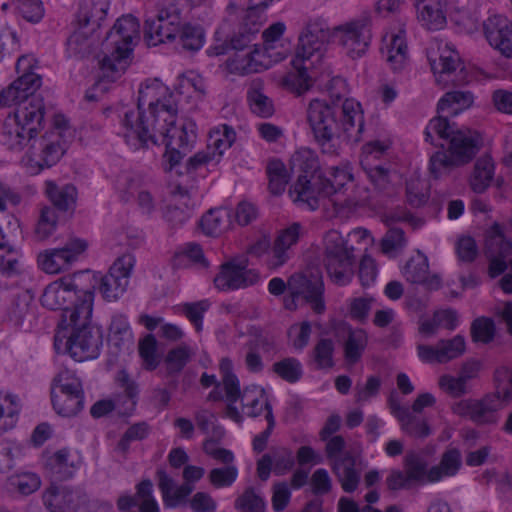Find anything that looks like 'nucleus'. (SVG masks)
Masks as SVG:
<instances>
[{
	"label": "nucleus",
	"instance_id": "nucleus-46",
	"mask_svg": "<svg viewBox=\"0 0 512 512\" xmlns=\"http://www.w3.org/2000/svg\"><path fill=\"white\" fill-rule=\"evenodd\" d=\"M474 101V96L469 91L455 90L444 94L437 105V112H443L447 108H452L451 114H457L459 111L469 108Z\"/></svg>",
	"mask_w": 512,
	"mask_h": 512
},
{
	"label": "nucleus",
	"instance_id": "nucleus-3",
	"mask_svg": "<svg viewBox=\"0 0 512 512\" xmlns=\"http://www.w3.org/2000/svg\"><path fill=\"white\" fill-rule=\"evenodd\" d=\"M307 122L322 153L332 156L339 154L343 141L357 139L364 128L360 103L349 98L343 103L311 100Z\"/></svg>",
	"mask_w": 512,
	"mask_h": 512
},
{
	"label": "nucleus",
	"instance_id": "nucleus-49",
	"mask_svg": "<svg viewBox=\"0 0 512 512\" xmlns=\"http://www.w3.org/2000/svg\"><path fill=\"white\" fill-rule=\"evenodd\" d=\"M387 63L395 72L401 71L408 60L407 44L401 34L393 35L387 46Z\"/></svg>",
	"mask_w": 512,
	"mask_h": 512
},
{
	"label": "nucleus",
	"instance_id": "nucleus-34",
	"mask_svg": "<svg viewBox=\"0 0 512 512\" xmlns=\"http://www.w3.org/2000/svg\"><path fill=\"white\" fill-rule=\"evenodd\" d=\"M419 21L428 30H440L446 24V16L439 0H420L417 5Z\"/></svg>",
	"mask_w": 512,
	"mask_h": 512
},
{
	"label": "nucleus",
	"instance_id": "nucleus-50",
	"mask_svg": "<svg viewBox=\"0 0 512 512\" xmlns=\"http://www.w3.org/2000/svg\"><path fill=\"white\" fill-rule=\"evenodd\" d=\"M222 374V382L226 393L227 400L235 403L241 396L239 380L232 372V361L229 358H222L219 364Z\"/></svg>",
	"mask_w": 512,
	"mask_h": 512
},
{
	"label": "nucleus",
	"instance_id": "nucleus-7",
	"mask_svg": "<svg viewBox=\"0 0 512 512\" xmlns=\"http://www.w3.org/2000/svg\"><path fill=\"white\" fill-rule=\"evenodd\" d=\"M424 135L426 142L435 146L444 147V144L436 143V137L448 141V152L463 165L469 163L482 146V137L477 131L456 129L446 116L441 115L429 121Z\"/></svg>",
	"mask_w": 512,
	"mask_h": 512
},
{
	"label": "nucleus",
	"instance_id": "nucleus-21",
	"mask_svg": "<svg viewBox=\"0 0 512 512\" xmlns=\"http://www.w3.org/2000/svg\"><path fill=\"white\" fill-rule=\"evenodd\" d=\"M43 502L50 512H76L88 503L86 492L80 488L52 484L43 494Z\"/></svg>",
	"mask_w": 512,
	"mask_h": 512
},
{
	"label": "nucleus",
	"instance_id": "nucleus-52",
	"mask_svg": "<svg viewBox=\"0 0 512 512\" xmlns=\"http://www.w3.org/2000/svg\"><path fill=\"white\" fill-rule=\"evenodd\" d=\"M461 165L452 154H448L445 151H437L430 158L429 171L433 178L439 179Z\"/></svg>",
	"mask_w": 512,
	"mask_h": 512
},
{
	"label": "nucleus",
	"instance_id": "nucleus-28",
	"mask_svg": "<svg viewBox=\"0 0 512 512\" xmlns=\"http://www.w3.org/2000/svg\"><path fill=\"white\" fill-rule=\"evenodd\" d=\"M484 33L491 46L502 55L512 58V24L501 15L489 17L484 22Z\"/></svg>",
	"mask_w": 512,
	"mask_h": 512
},
{
	"label": "nucleus",
	"instance_id": "nucleus-44",
	"mask_svg": "<svg viewBox=\"0 0 512 512\" xmlns=\"http://www.w3.org/2000/svg\"><path fill=\"white\" fill-rule=\"evenodd\" d=\"M404 471L413 484H424L428 481V462L418 453L409 452L404 461Z\"/></svg>",
	"mask_w": 512,
	"mask_h": 512
},
{
	"label": "nucleus",
	"instance_id": "nucleus-8",
	"mask_svg": "<svg viewBox=\"0 0 512 512\" xmlns=\"http://www.w3.org/2000/svg\"><path fill=\"white\" fill-rule=\"evenodd\" d=\"M324 266L328 277L338 286L349 284L355 262L353 248H348L341 234L329 231L325 237Z\"/></svg>",
	"mask_w": 512,
	"mask_h": 512
},
{
	"label": "nucleus",
	"instance_id": "nucleus-20",
	"mask_svg": "<svg viewBox=\"0 0 512 512\" xmlns=\"http://www.w3.org/2000/svg\"><path fill=\"white\" fill-rule=\"evenodd\" d=\"M288 290L291 296L302 297L315 313H324V283L320 275L294 274L288 279Z\"/></svg>",
	"mask_w": 512,
	"mask_h": 512
},
{
	"label": "nucleus",
	"instance_id": "nucleus-45",
	"mask_svg": "<svg viewBox=\"0 0 512 512\" xmlns=\"http://www.w3.org/2000/svg\"><path fill=\"white\" fill-rule=\"evenodd\" d=\"M230 222V212L225 208L210 209L200 220V226L207 235H216Z\"/></svg>",
	"mask_w": 512,
	"mask_h": 512
},
{
	"label": "nucleus",
	"instance_id": "nucleus-32",
	"mask_svg": "<svg viewBox=\"0 0 512 512\" xmlns=\"http://www.w3.org/2000/svg\"><path fill=\"white\" fill-rule=\"evenodd\" d=\"M264 53L256 48H250L246 53H236L228 59L227 66L230 72L241 75L258 73L268 68L263 63Z\"/></svg>",
	"mask_w": 512,
	"mask_h": 512
},
{
	"label": "nucleus",
	"instance_id": "nucleus-48",
	"mask_svg": "<svg viewBox=\"0 0 512 512\" xmlns=\"http://www.w3.org/2000/svg\"><path fill=\"white\" fill-rule=\"evenodd\" d=\"M368 337L363 329L350 330L344 343V355L348 362H358L367 346Z\"/></svg>",
	"mask_w": 512,
	"mask_h": 512
},
{
	"label": "nucleus",
	"instance_id": "nucleus-54",
	"mask_svg": "<svg viewBox=\"0 0 512 512\" xmlns=\"http://www.w3.org/2000/svg\"><path fill=\"white\" fill-rule=\"evenodd\" d=\"M63 220L55 209L44 206L40 211V216L34 229L38 240H45L51 236L57 226V223Z\"/></svg>",
	"mask_w": 512,
	"mask_h": 512
},
{
	"label": "nucleus",
	"instance_id": "nucleus-57",
	"mask_svg": "<svg viewBox=\"0 0 512 512\" xmlns=\"http://www.w3.org/2000/svg\"><path fill=\"white\" fill-rule=\"evenodd\" d=\"M401 429L409 436L414 438H426L431 434V429L427 421L413 412L409 411L406 417L400 421Z\"/></svg>",
	"mask_w": 512,
	"mask_h": 512
},
{
	"label": "nucleus",
	"instance_id": "nucleus-53",
	"mask_svg": "<svg viewBox=\"0 0 512 512\" xmlns=\"http://www.w3.org/2000/svg\"><path fill=\"white\" fill-rule=\"evenodd\" d=\"M32 302L33 295L28 290L15 295L11 305L9 319L17 326L23 325L31 314L30 306Z\"/></svg>",
	"mask_w": 512,
	"mask_h": 512
},
{
	"label": "nucleus",
	"instance_id": "nucleus-38",
	"mask_svg": "<svg viewBox=\"0 0 512 512\" xmlns=\"http://www.w3.org/2000/svg\"><path fill=\"white\" fill-rule=\"evenodd\" d=\"M255 9L256 7H248L243 19V31H240L239 35L231 39V46L234 50L242 52L247 48H251L250 44L253 37L259 31L262 24V16L256 15Z\"/></svg>",
	"mask_w": 512,
	"mask_h": 512
},
{
	"label": "nucleus",
	"instance_id": "nucleus-10",
	"mask_svg": "<svg viewBox=\"0 0 512 512\" xmlns=\"http://www.w3.org/2000/svg\"><path fill=\"white\" fill-rule=\"evenodd\" d=\"M44 122V119L42 120ZM14 124V121L5 122L4 124V144L8 146L11 150H22L28 144L30 145V150L28 154L27 164L31 167L32 173H39L44 168H50L55 165L61 157L65 153V147L63 143L59 141L61 136L60 132L57 134V138L54 140H49L45 135L37 138V134L43 129V123H41V128L23 144L21 147L14 148L8 144V138L6 135V125Z\"/></svg>",
	"mask_w": 512,
	"mask_h": 512
},
{
	"label": "nucleus",
	"instance_id": "nucleus-37",
	"mask_svg": "<svg viewBox=\"0 0 512 512\" xmlns=\"http://www.w3.org/2000/svg\"><path fill=\"white\" fill-rule=\"evenodd\" d=\"M69 453V449L63 448L46 458L45 470L54 481H65L73 476L76 467L69 462Z\"/></svg>",
	"mask_w": 512,
	"mask_h": 512
},
{
	"label": "nucleus",
	"instance_id": "nucleus-40",
	"mask_svg": "<svg viewBox=\"0 0 512 512\" xmlns=\"http://www.w3.org/2000/svg\"><path fill=\"white\" fill-rule=\"evenodd\" d=\"M291 170L298 176L323 175L317 154L309 148L297 150L290 160Z\"/></svg>",
	"mask_w": 512,
	"mask_h": 512
},
{
	"label": "nucleus",
	"instance_id": "nucleus-12",
	"mask_svg": "<svg viewBox=\"0 0 512 512\" xmlns=\"http://www.w3.org/2000/svg\"><path fill=\"white\" fill-rule=\"evenodd\" d=\"M181 11L172 2L159 4L155 17H147L144 25V36L149 46L173 42L182 26Z\"/></svg>",
	"mask_w": 512,
	"mask_h": 512
},
{
	"label": "nucleus",
	"instance_id": "nucleus-42",
	"mask_svg": "<svg viewBox=\"0 0 512 512\" xmlns=\"http://www.w3.org/2000/svg\"><path fill=\"white\" fill-rule=\"evenodd\" d=\"M485 254L500 257H508L512 254V242L505 238L498 223H494L486 232Z\"/></svg>",
	"mask_w": 512,
	"mask_h": 512
},
{
	"label": "nucleus",
	"instance_id": "nucleus-9",
	"mask_svg": "<svg viewBox=\"0 0 512 512\" xmlns=\"http://www.w3.org/2000/svg\"><path fill=\"white\" fill-rule=\"evenodd\" d=\"M70 56L79 60L96 58V19L94 4H80L76 15V29L67 40Z\"/></svg>",
	"mask_w": 512,
	"mask_h": 512
},
{
	"label": "nucleus",
	"instance_id": "nucleus-13",
	"mask_svg": "<svg viewBox=\"0 0 512 512\" xmlns=\"http://www.w3.org/2000/svg\"><path fill=\"white\" fill-rule=\"evenodd\" d=\"M427 57L433 73L439 74L437 82H451L455 86L466 82V73L459 55L447 43L437 41L436 48H428Z\"/></svg>",
	"mask_w": 512,
	"mask_h": 512
},
{
	"label": "nucleus",
	"instance_id": "nucleus-11",
	"mask_svg": "<svg viewBox=\"0 0 512 512\" xmlns=\"http://www.w3.org/2000/svg\"><path fill=\"white\" fill-rule=\"evenodd\" d=\"M51 401L57 414L75 416L83 408L84 396L80 380L69 370L60 371L52 381Z\"/></svg>",
	"mask_w": 512,
	"mask_h": 512
},
{
	"label": "nucleus",
	"instance_id": "nucleus-43",
	"mask_svg": "<svg viewBox=\"0 0 512 512\" xmlns=\"http://www.w3.org/2000/svg\"><path fill=\"white\" fill-rule=\"evenodd\" d=\"M178 44L183 50L196 52L200 50L205 41V33L201 26L183 23L177 33Z\"/></svg>",
	"mask_w": 512,
	"mask_h": 512
},
{
	"label": "nucleus",
	"instance_id": "nucleus-36",
	"mask_svg": "<svg viewBox=\"0 0 512 512\" xmlns=\"http://www.w3.org/2000/svg\"><path fill=\"white\" fill-rule=\"evenodd\" d=\"M462 466L461 452L457 448L447 449L441 456L440 463L429 469L428 481L437 482L443 477H451L458 473Z\"/></svg>",
	"mask_w": 512,
	"mask_h": 512
},
{
	"label": "nucleus",
	"instance_id": "nucleus-26",
	"mask_svg": "<svg viewBox=\"0 0 512 512\" xmlns=\"http://www.w3.org/2000/svg\"><path fill=\"white\" fill-rule=\"evenodd\" d=\"M259 280V274L252 269H247L245 264L236 265L232 262L221 266V271L214 278V284L219 290H236L255 284Z\"/></svg>",
	"mask_w": 512,
	"mask_h": 512
},
{
	"label": "nucleus",
	"instance_id": "nucleus-55",
	"mask_svg": "<svg viewBox=\"0 0 512 512\" xmlns=\"http://www.w3.org/2000/svg\"><path fill=\"white\" fill-rule=\"evenodd\" d=\"M115 382L120 388L124 390L126 397L130 400L129 406L120 413L123 416H129L134 412L137 404V398L139 394L138 385L130 377L125 369H121L117 372L115 376Z\"/></svg>",
	"mask_w": 512,
	"mask_h": 512
},
{
	"label": "nucleus",
	"instance_id": "nucleus-58",
	"mask_svg": "<svg viewBox=\"0 0 512 512\" xmlns=\"http://www.w3.org/2000/svg\"><path fill=\"white\" fill-rule=\"evenodd\" d=\"M502 400L503 408L512 400V371L501 368L495 373V391L489 393Z\"/></svg>",
	"mask_w": 512,
	"mask_h": 512
},
{
	"label": "nucleus",
	"instance_id": "nucleus-62",
	"mask_svg": "<svg viewBox=\"0 0 512 512\" xmlns=\"http://www.w3.org/2000/svg\"><path fill=\"white\" fill-rule=\"evenodd\" d=\"M439 356L442 363L460 357L465 352V339L461 335H456L452 339L440 340L438 342Z\"/></svg>",
	"mask_w": 512,
	"mask_h": 512
},
{
	"label": "nucleus",
	"instance_id": "nucleus-63",
	"mask_svg": "<svg viewBox=\"0 0 512 512\" xmlns=\"http://www.w3.org/2000/svg\"><path fill=\"white\" fill-rule=\"evenodd\" d=\"M353 180L352 174L345 168L331 167L328 175L323 173V181L325 186H331L329 197L340 192L344 186Z\"/></svg>",
	"mask_w": 512,
	"mask_h": 512
},
{
	"label": "nucleus",
	"instance_id": "nucleus-24",
	"mask_svg": "<svg viewBox=\"0 0 512 512\" xmlns=\"http://www.w3.org/2000/svg\"><path fill=\"white\" fill-rule=\"evenodd\" d=\"M301 230V224L295 222L278 232L271 251L266 258L268 269L276 270L287 263L291 258L292 247L299 241Z\"/></svg>",
	"mask_w": 512,
	"mask_h": 512
},
{
	"label": "nucleus",
	"instance_id": "nucleus-25",
	"mask_svg": "<svg viewBox=\"0 0 512 512\" xmlns=\"http://www.w3.org/2000/svg\"><path fill=\"white\" fill-rule=\"evenodd\" d=\"M330 467L345 492L352 493L357 489L362 472L359 455L344 451L342 456L330 462Z\"/></svg>",
	"mask_w": 512,
	"mask_h": 512
},
{
	"label": "nucleus",
	"instance_id": "nucleus-22",
	"mask_svg": "<svg viewBox=\"0 0 512 512\" xmlns=\"http://www.w3.org/2000/svg\"><path fill=\"white\" fill-rule=\"evenodd\" d=\"M330 191L331 186L324 185L323 175H310L297 176L296 182L289 189V194L294 202L316 210L320 206V201L329 197Z\"/></svg>",
	"mask_w": 512,
	"mask_h": 512
},
{
	"label": "nucleus",
	"instance_id": "nucleus-2",
	"mask_svg": "<svg viewBox=\"0 0 512 512\" xmlns=\"http://www.w3.org/2000/svg\"><path fill=\"white\" fill-rule=\"evenodd\" d=\"M37 61L29 55L19 57L16 71L20 76L0 92V107L17 105L14 112V124L6 125L8 144L21 147L40 128L46 113L44 99L35 92L40 88L42 79L33 69Z\"/></svg>",
	"mask_w": 512,
	"mask_h": 512
},
{
	"label": "nucleus",
	"instance_id": "nucleus-39",
	"mask_svg": "<svg viewBox=\"0 0 512 512\" xmlns=\"http://www.w3.org/2000/svg\"><path fill=\"white\" fill-rule=\"evenodd\" d=\"M494 176V163L488 155L480 157L474 164L469 185L475 193H483L490 186Z\"/></svg>",
	"mask_w": 512,
	"mask_h": 512
},
{
	"label": "nucleus",
	"instance_id": "nucleus-14",
	"mask_svg": "<svg viewBox=\"0 0 512 512\" xmlns=\"http://www.w3.org/2000/svg\"><path fill=\"white\" fill-rule=\"evenodd\" d=\"M502 409V400L489 393L480 399H462L451 406L455 415L468 418L477 426L497 424Z\"/></svg>",
	"mask_w": 512,
	"mask_h": 512
},
{
	"label": "nucleus",
	"instance_id": "nucleus-56",
	"mask_svg": "<svg viewBox=\"0 0 512 512\" xmlns=\"http://www.w3.org/2000/svg\"><path fill=\"white\" fill-rule=\"evenodd\" d=\"M335 345L333 340L328 338L320 339L312 351V357L317 369H330L335 363L333 361Z\"/></svg>",
	"mask_w": 512,
	"mask_h": 512
},
{
	"label": "nucleus",
	"instance_id": "nucleus-29",
	"mask_svg": "<svg viewBox=\"0 0 512 512\" xmlns=\"http://www.w3.org/2000/svg\"><path fill=\"white\" fill-rule=\"evenodd\" d=\"M385 149L386 147L378 141L369 143L366 146V155L361 160V165L367 178L379 192H388L390 189L391 181L389 170L382 165L372 166L370 161L378 158Z\"/></svg>",
	"mask_w": 512,
	"mask_h": 512
},
{
	"label": "nucleus",
	"instance_id": "nucleus-17",
	"mask_svg": "<svg viewBox=\"0 0 512 512\" xmlns=\"http://www.w3.org/2000/svg\"><path fill=\"white\" fill-rule=\"evenodd\" d=\"M89 275V272H79L75 274L74 279L69 282L61 280L60 284L53 283L48 285L40 299L42 306L49 310H62V315L65 310H71L66 305L72 291H74L77 295L75 306L82 301L84 298V293L90 291L94 295V291L96 289L95 284H92L87 289L82 287V279Z\"/></svg>",
	"mask_w": 512,
	"mask_h": 512
},
{
	"label": "nucleus",
	"instance_id": "nucleus-5",
	"mask_svg": "<svg viewBox=\"0 0 512 512\" xmlns=\"http://www.w3.org/2000/svg\"><path fill=\"white\" fill-rule=\"evenodd\" d=\"M330 36L326 23L322 20L309 22L299 36L292 69L284 76L283 85L293 93L301 95L313 85V75L309 73L322 61L325 43Z\"/></svg>",
	"mask_w": 512,
	"mask_h": 512
},
{
	"label": "nucleus",
	"instance_id": "nucleus-60",
	"mask_svg": "<svg viewBox=\"0 0 512 512\" xmlns=\"http://www.w3.org/2000/svg\"><path fill=\"white\" fill-rule=\"evenodd\" d=\"M191 355L192 351L186 344L171 349L165 358L168 373H179L189 362Z\"/></svg>",
	"mask_w": 512,
	"mask_h": 512
},
{
	"label": "nucleus",
	"instance_id": "nucleus-64",
	"mask_svg": "<svg viewBox=\"0 0 512 512\" xmlns=\"http://www.w3.org/2000/svg\"><path fill=\"white\" fill-rule=\"evenodd\" d=\"M471 337L474 342L489 343L495 335V325L492 319L479 317L471 324Z\"/></svg>",
	"mask_w": 512,
	"mask_h": 512
},
{
	"label": "nucleus",
	"instance_id": "nucleus-59",
	"mask_svg": "<svg viewBox=\"0 0 512 512\" xmlns=\"http://www.w3.org/2000/svg\"><path fill=\"white\" fill-rule=\"evenodd\" d=\"M234 506L241 512H265L266 510L264 499L256 494L252 487L245 489L235 500Z\"/></svg>",
	"mask_w": 512,
	"mask_h": 512
},
{
	"label": "nucleus",
	"instance_id": "nucleus-15",
	"mask_svg": "<svg viewBox=\"0 0 512 512\" xmlns=\"http://www.w3.org/2000/svg\"><path fill=\"white\" fill-rule=\"evenodd\" d=\"M235 136V131L227 125L210 132L206 148L188 159L185 166L186 172H194L208 164H218L224 152L234 143Z\"/></svg>",
	"mask_w": 512,
	"mask_h": 512
},
{
	"label": "nucleus",
	"instance_id": "nucleus-23",
	"mask_svg": "<svg viewBox=\"0 0 512 512\" xmlns=\"http://www.w3.org/2000/svg\"><path fill=\"white\" fill-rule=\"evenodd\" d=\"M44 194L51 203L49 208L63 218L64 221L74 216L77 207L78 191L73 184H59L53 180L44 183Z\"/></svg>",
	"mask_w": 512,
	"mask_h": 512
},
{
	"label": "nucleus",
	"instance_id": "nucleus-4",
	"mask_svg": "<svg viewBox=\"0 0 512 512\" xmlns=\"http://www.w3.org/2000/svg\"><path fill=\"white\" fill-rule=\"evenodd\" d=\"M94 327L93 294L89 291L74 310H65L61 315L54 336L56 352L68 353L79 362L93 359L96 352Z\"/></svg>",
	"mask_w": 512,
	"mask_h": 512
},
{
	"label": "nucleus",
	"instance_id": "nucleus-30",
	"mask_svg": "<svg viewBox=\"0 0 512 512\" xmlns=\"http://www.w3.org/2000/svg\"><path fill=\"white\" fill-rule=\"evenodd\" d=\"M156 479L163 503L167 508H175L180 505L194 489L192 484L186 482L175 487L174 479L164 469H157Z\"/></svg>",
	"mask_w": 512,
	"mask_h": 512
},
{
	"label": "nucleus",
	"instance_id": "nucleus-47",
	"mask_svg": "<svg viewBox=\"0 0 512 512\" xmlns=\"http://www.w3.org/2000/svg\"><path fill=\"white\" fill-rule=\"evenodd\" d=\"M269 179V190L274 195H281L288 184V171L281 160L273 159L268 162L266 168Z\"/></svg>",
	"mask_w": 512,
	"mask_h": 512
},
{
	"label": "nucleus",
	"instance_id": "nucleus-51",
	"mask_svg": "<svg viewBox=\"0 0 512 512\" xmlns=\"http://www.w3.org/2000/svg\"><path fill=\"white\" fill-rule=\"evenodd\" d=\"M272 371L288 383H296L303 376L301 362L294 357L283 358L272 365Z\"/></svg>",
	"mask_w": 512,
	"mask_h": 512
},
{
	"label": "nucleus",
	"instance_id": "nucleus-6",
	"mask_svg": "<svg viewBox=\"0 0 512 512\" xmlns=\"http://www.w3.org/2000/svg\"><path fill=\"white\" fill-rule=\"evenodd\" d=\"M139 22L132 15L117 19L102 42L104 57L98 65V88L102 92L109 90L107 83H114L124 74L130 65L132 41L138 37Z\"/></svg>",
	"mask_w": 512,
	"mask_h": 512
},
{
	"label": "nucleus",
	"instance_id": "nucleus-19",
	"mask_svg": "<svg viewBox=\"0 0 512 512\" xmlns=\"http://www.w3.org/2000/svg\"><path fill=\"white\" fill-rule=\"evenodd\" d=\"M87 248V242L72 239L64 247L48 249L39 253L37 263L41 270L48 274H57L66 270Z\"/></svg>",
	"mask_w": 512,
	"mask_h": 512
},
{
	"label": "nucleus",
	"instance_id": "nucleus-31",
	"mask_svg": "<svg viewBox=\"0 0 512 512\" xmlns=\"http://www.w3.org/2000/svg\"><path fill=\"white\" fill-rule=\"evenodd\" d=\"M403 274L407 281L416 284H424L429 289L436 290L441 284L438 276H429L428 259L421 252H418L416 256L409 259L404 267Z\"/></svg>",
	"mask_w": 512,
	"mask_h": 512
},
{
	"label": "nucleus",
	"instance_id": "nucleus-27",
	"mask_svg": "<svg viewBox=\"0 0 512 512\" xmlns=\"http://www.w3.org/2000/svg\"><path fill=\"white\" fill-rule=\"evenodd\" d=\"M117 507L122 512H160V507L153 495V483L144 479L136 485L133 495H122L117 500Z\"/></svg>",
	"mask_w": 512,
	"mask_h": 512
},
{
	"label": "nucleus",
	"instance_id": "nucleus-18",
	"mask_svg": "<svg viewBox=\"0 0 512 512\" xmlns=\"http://www.w3.org/2000/svg\"><path fill=\"white\" fill-rule=\"evenodd\" d=\"M134 263L135 259L131 254H124L117 258L109 272L101 278L98 286L104 300L113 302L123 295Z\"/></svg>",
	"mask_w": 512,
	"mask_h": 512
},
{
	"label": "nucleus",
	"instance_id": "nucleus-33",
	"mask_svg": "<svg viewBox=\"0 0 512 512\" xmlns=\"http://www.w3.org/2000/svg\"><path fill=\"white\" fill-rule=\"evenodd\" d=\"M5 244L0 242V249ZM24 272L17 252L9 248L5 255L0 253V289H10L16 286L18 277Z\"/></svg>",
	"mask_w": 512,
	"mask_h": 512
},
{
	"label": "nucleus",
	"instance_id": "nucleus-35",
	"mask_svg": "<svg viewBox=\"0 0 512 512\" xmlns=\"http://www.w3.org/2000/svg\"><path fill=\"white\" fill-rule=\"evenodd\" d=\"M108 343L118 351H129L133 347V334L124 315H115L112 318L109 326Z\"/></svg>",
	"mask_w": 512,
	"mask_h": 512
},
{
	"label": "nucleus",
	"instance_id": "nucleus-61",
	"mask_svg": "<svg viewBox=\"0 0 512 512\" xmlns=\"http://www.w3.org/2000/svg\"><path fill=\"white\" fill-rule=\"evenodd\" d=\"M40 478L34 473H22L9 477L8 485L22 495H30L39 489Z\"/></svg>",
	"mask_w": 512,
	"mask_h": 512
},
{
	"label": "nucleus",
	"instance_id": "nucleus-41",
	"mask_svg": "<svg viewBox=\"0 0 512 512\" xmlns=\"http://www.w3.org/2000/svg\"><path fill=\"white\" fill-rule=\"evenodd\" d=\"M240 398L242 400L243 407L248 409L246 413L249 417L259 416L263 409L269 413V408H272L265 389L257 385H251L244 388Z\"/></svg>",
	"mask_w": 512,
	"mask_h": 512
},
{
	"label": "nucleus",
	"instance_id": "nucleus-1",
	"mask_svg": "<svg viewBox=\"0 0 512 512\" xmlns=\"http://www.w3.org/2000/svg\"><path fill=\"white\" fill-rule=\"evenodd\" d=\"M178 113L175 95L158 80L142 85L136 110L124 112L123 126L131 131L140 147H146L150 141L158 144V136L163 138L166 152L163 155L168 163L166 171L179 165L181 159L191 152L196 142L195 124L192 121L177 127Z\"/></svg>",
	"mask_w": 512,
	"mask_h": 512
},
{
	"label": "nucleus",
	"instance_id": "nucleus-16",
	"mask_svg": "<svg viewBox=\"0 0 512 512\" xmlns=\"http://www.w3.org/2000/svg\"><path fill=\"white\" fill-rule=\"evenodd\" d=\"M334 38L346 49L352 58L364 55L371 41L370 19L362 17L334 27Z\"/></svg>",
	"mask_w": 512,
	"mask_h": 512
}]
</instances>
